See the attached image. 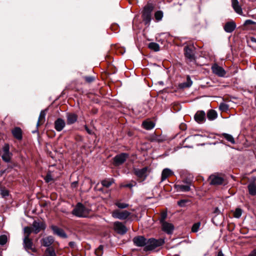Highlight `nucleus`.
<instances>
[{"mask_svg": "<svg viewBox=\"0 0 256 256\" xmlns=\"http://www.w3.org/2000/svg\"><path fill=\"white\" fill-rule=\"evenodd\" d=\"M248 256H256V248L252 250Z\"/></svg>", "mask_w": 256, "mask_h": 256, "instance_id": "52", "label": "nucleus"}, {"mask_svg": "<svg viewBox=\"0 0 256 256\" xmlns=\"http://www.w3.org/2000/svg\"><path fill=\"white\" fill-rule=\"evenodd\" d=\"M217 256H224L222 250L219 252Z\"/></svg>", "mask_w": 256, "mask_h": 256, "instance_id": "60", "label": "nucleus"}, {"mask_svg": "<svg viewBox=\"0 0 256 256\" xmlns=\"http://www.w3.org/2000/svg\"><path fill=\"white\" fill-rule=\"evenodd\" d=\"M167 216V214L166 212H162L161 214L160 218V224L164 223L166 222L165 219L166 218Z\"/></svg>", "mask_w": 256, "mask_h": 256, "instance_id": "45", "label": "nucleus"}, {"mask_svg": "<svg viewBox=\"0 0 256 256\" xmlns=\"http://www.w3.org/2000/svg\"><path fill=\"white\" fill-rule=\"evenodd\" d=\"M42 245L47 247H51L50 246L54 242V240L52 236H48L46 238H43L42 240Z\"/></svg>", "mask_w": 256, "mask_h": 256, "instance_id": "21", "label": "nucleus"}, {"mask_svg": "<svg viewBox=\"0 0 256 256\" xmlns=\"http://www.w3.org/2000/svg\"><path fill=\"white\" fill-rule=\"evenodd\" d=\"M12 132L14 136L18 140L22 139V129H12Z\"/></svg>", "mask_w": 256, "mask_h": 256, "instance_id": "26", "label": "nucleus"}, {"mask_svg": "<svg viewBox=\"0 0 256 256\" xmlns=\"http://www.w3.org/2000/svg\"><path fill=\"white\" fill-rule=\"evenodd\" d=\"M36 132H37V130H33V131L32 132V133H34H34H36Z\"/></svg>", "mask_w": 256, "mask_h": 256, "instance_id": "63", "label": "nucleus"}, {"mask_svg": "<svg viewBox=\"0 0 256 256\" xmlns=\"http://www.w3.org/2000/svg\"><path fill=\"white\" fill-rule=\"evenodd\" d=\"M208 181L210 185L216 186L222 184L224 182L222 174L214 173L210 175Z\"/></svg>", "mask_w": 256, "mask_h": 256, "instance_id": "3", "label": "nucleus"}, {"mask_svg": "<svg viewBox=\"0 0 256 256\" xmlns=\"http://www.w3.org/2000/svg\"><path fill=\"white\" fill-rule=\"evenodd\" d=\"M173 174V172L169 168H166L162 172L161 181L163 182Z\"/></svg>", "mask_w": 256, "mask_h": 256, "instance_id": "24", "label": "nucleus"}, {"mask_svg": "<svg viewBox=\"0 0 256 256\" xmlns=\"http://www.w3.org/2000/svg\"><path fill=\"white\" fill-rule=\"evenodd\" d=\"M78 186V182L77 181L74 182L71 184V187L72 188H76Z\"/></svg>", "mask_w": 256, "mask_h": 256, "instance_id": "50", "label": "nucleus"}, {"mask_svg": "<svg viewBox=\"0 0 256 256\" xmlns=\"http://www.w3.org/2000/svg\"><path fill=\"white\" fill-rule=\"evenodd\" d=\"M233 216L236 218H240L242 214V210L240 208H237L234 211H232Z\"/></svg>", "mask_w": 256, "mask_h": 256, "instance_id": "31", "label": "nucleus"}, {"mask_svg": "<svg viewBox=\"0 0 256 256\" xmlns=\"http://www.w3.org/2000/svg\"><path fill=\"white\" fill-rule=\"evenodd\" d=\"M84 78L88 83H91L95 80V78L92 76H86Z\"/></svg>", "mask_w": 256, "mask_h": 256, "instance_id": "43", "label": "nucleus"}, {"mask_svg": "<svg viewBox=\"0 0 256 256\" xmlns=\"http://www.w3.org/2000/svg\"><path fill=\"white\" fill-rule=\"evenodd\" d=\"M44 256H56L54 248L53 247L46 248L44 252Z\"/></svg>", "mask_w": 256, "mask_h": 256, "instance_id": "29", "label": "nucleus"}, {"mask_svg": "<svg viewBox=\"0 0 256 256\" xmlns=\"http://www.w3.org/2000/svg\"><path fill=\"white\" fill-rule=\"evenodd\" d=\"M224 106H225V112H226V110H228V109L229 104H228L225 102Z\"/></svg>", "mask_w": 256, "mask_h": 256, "instance_id": "59", "label": "nucleus"}, {"mask_svg": "<svg viewBox=\"0 0 256 256\" xmlns=\"http://www.w3.org/2000/svg\"><path fill=\"white\" fill-rule=\"evenodd\" d=\"M8 240V238L6 235H1L0 236V244L3 246L5 244Z\"/></svg>", "mask_w": 256, "mask_h": 256, "instance_id": "41", "label": "nucleus"}, {"mask_svg": "<svg viewBox=\"0 0 256 256\" xmlns=\"http://www.w3.org/2000/svg\"><path fill=\"white\" fill-rule=\"evenodd\" d=\"M115 205L116 206H118V208H121V209L127 208L129 206L128 204L124 203V202H121L119 200H118V201L116 202Z\"/></svg>", "mask_w": 256, "mask_h": 256, "instance_id": "33", "label": "nucleus"}, {"mask_svg": "<svg viewBox=\"0 0 256 256\" xmlns=\"http://www.w3.org/2000/svg\"><path fill=\"white\" fill-rule=\"evenodd\" d=\"M176 188L180 192H188L190 189L188 185H177Z\"/></svg>", "mask_w": 256, "mask_h": 256, "instance_id": "30", "label": "nucleus"}, {"mask_svg": "<svg viewBox=\"0 0 256 256\" xmlns=\"http://www.w3.org/2000/svg\"><path fill=\"white\" fill-rule=\"evenodd\" d=\"M234 226H233V225H232H232H230V224H228V230L229 231H232V230H234Z\"/></svg>", "mask_w": 256, "mask_h": 256, "instance_id": "55", "label": "nucleus"}, {"mask_svg": "<svg viewBox=\"0 0 256 256\" xmlns=\"http://www.w3.org/2000/svg\"><path fill=\"white\" fill-rule=\"evenodd\" d=\"M154 6L151 4H148L144 8L142 17L146 24H148L151 20V14Z\"/></svg>", "mask_w": 256, "mask_h": 256, "instance_id": "4", "label": "nucleus"}, {"mask_svg": "<svg viewBox=\"0 0 256 256\" xmlns=\"http://www.w3.org/2000/svg\"><path fill=\"white\" fill-rule=\"evenodd\" d=\"M86 130L87 132L90 134L94 133L93 130L94 129H86Z\"/></svg>", "mask_w": 256, "mask_h": 256, "instance_id": "54", "label": "nucleus"}, {"mask_svg": "<svg viewBox=\"0 0 256 256\" xmlns=\"http://www.w3.org/2000/svg\"><path fill=\"white\" fill-rule=\"evenodd\" d=\"M114 229L120 235L124 234L128 231L126 227L122 222L118 221L114 222Z\"/></svg>", "mask_w": 256, "mask_h": 256, "instance_id": "8", "label": "nucleus"}, {"mask_svg": "<svg viewBox=\"0 0 256 256\" xmlns=\"http://www.w3.org/2000/svg\"><path fill=\"white\" fill-rule=\"evenodd\" d=\"M32 226L33 228V232L34 234L38 233L42 230L45 228V226L43 222H38L34 220L32 224Z\"/></svg>", "mask_w": 256, "mask_h": 256, "instance_id": "14", "label": "nucleus"}, {"mask_svg": "<svg viewBox=\"0 0 256 256\" xmlns=\"http://www.w3.org/2000/svg\"><path fill=\"white\" fill-rule=\"evenodd\" d=\"M206 117L209 120H214L218 117L217 112L214 110H209L207 112Z\"/></svg>", "mask_w": 256, "mask_h": 256, "instance_id": "23", "label": "nucleus"}, {"mask_svg": "<svg viewBox=\"0 0 256 256\" xmlns=\"http://www.w3.org/2000/svg\"><path fill=\"white\" fill-rule=\"evenodd\" d=\"M142 126L144 128H154L156 126L154 121L148 119L144 121Z\"/></svg>", "mask_w": 256, "mask_h": 256, "instance_id": "25", "label": "nucleus"}, {"mask_svg": "<svg viewBox=\"0 0 256 256\" xmlns=\"http://www.w3.org/2000/svg\"><path fill=\"white\" fill-rule=\"evenodd\" d=\"M236 28V24L233 20H230L225 22V32L232 33Z\"/></svg>", "mask_w": 256, "mask_h": 256, "instance_id": "12", "label": "nucleus"}, {"mask_svg": "<svg viewBox=\"0 0 256 256\" xmlns=\"http://www.w3.org/2000/svg\"><path fill=\"white\" fill-rule=\"evenodd\" d=\"M214 213H215V214H219L220 213V210L218 208H215Z\"/></svg>", "mask_w": 256, "mask_h": 256, "instance_id": "57", "label": "nucleus"}, {"mask_svg": "<svg viewBox=\"0 0 256 256\" xmlns=\"http://www.w3.org/2000/svg\"><path fill=\"white\" fill-rule=\"evenodd\" d=\"M200 226V222H198L194 224L192 228V232H196L198 231Z\"/></svg>", "mask_w": 256, "mask_h": 256, "instance_id": "39", "label": "nucleus"}, {"mask_svg": "<svg viewBox=\"0 0 256 256\" xmlns=\"http://www.w3.org/2000/svg\"><path fill=\"white\" fill-rule=\"evenodd\" d=\"M5 170L4 171H1L0 172V174H4V172Z\"/></svg>", "mask_w": 256, "mask_h": 256, "instance_id": "64", "label": "nucleus"}, {"mask_svg": "<svg viewBox=\"0 0 256 256\" xmlns=\"http://www.w3.org/2000/svg\"><path fill=\"white\" fill-rule=\"evenodd\" d=\"M129 155L126 153H121L116 155L114 158V164L116 166H118L124 164L126 159L128 158Z\"/></svg>", "mask_w": 256, "mask_h": 256, "instance_id": "7", "label": "nucleus"}, {"mask_svg": "<svg viewBox=\"0 0 256 256\" xmlns=\"http://www.w3.org/2000/svg\"><path fill=\"white\" fill-rule=\"evenodd\" d=\"M52 177L50 173H48L46 176L44 178V180L46 182H49L51 180H52Z\"/></svg>", "mask_w": 256, "mask_h": 256, "instance_id": "47", "label": "nucleus"}, {"mask_svg": "<svg viewBox=\"0 0 256 256\" xmlns=\"http://www.w3.org/2000/svg\"><path fill=\"white\" fill-rule=\"evenodd\" d=\"M164 242L163 239L156 240L154 238H150L147 240L146 246L144 248L145 251L152 250L157 247L162 246Z\"/></svg>", "mask_w": 256, "mask_h": 256, "instance_id": "2", "label": "nucleus"}, {"mask_svg": "<svg viewBox=\"0 0 256 256\" xmlns=\"http://www.w3.org/2000/svg\"><path fill=\"white\" fill-rule=\"evenodd\" d=\"M136 184V182H132V183H129L126 184L122 185V187L124 188H132Z\"/></svg>", "mask_w": 256, "mask_h": 256, "instance_id": "48", "label": "nucleus"}, {"mask_svg": "<svg viewBox=\"0 0 256 256\" xmlns=\"http://www.w3.org/2000/svg\"><path fill=\"white\" fill-rule=\"evenodd\" d=\"M154 16L158 21L160 20L163 17V12L160 10H158L155 12Z\"/></svg>", "mask_w": 256, "mask_h": 256, "instance_id": "38", "label": "nucleus"}, {"mask_svg": "<svg viewBox=\"0 0 256 256\" xmlns=\"http://www.w3.org/2000/svg\"><path fill=\"white\" fill-rule=\"evenodd\" d=\"M185 126L184 124H181V125H180V128H184V126Z\"/></svg>", "mask_w": 256, "mask_h": 256, "instance_id": "62", "label": "nucleus"}, {"mask_svg": "<svg viewBox=\"0 0 256 256\" xmlns=\"http://www.w3.org/2000/svg\"><path fill=\"white\" fill-rule=\"evenodd\" d=\"M132 241L136 246L142 247L146 246L147 240L142 236H138L134 237Z\"/></svg>", "mask_w": 256, "mask_h": 256, "instance_id": "11", "label": "nucleus"}, {"mask_svg": "<svg viewBox=\"0 0 256 256\" xmlns=\"http://www.w3.org/2000/svg\"><path fill=\"white\" fill-rule=\"evenodd\" d=\"M10 153L4 154L2 155V158L4 161L8 162H10Z\"/></svg>", "mask_w": 256, "mask_h": 256, "instance_id": "37", "label": "nucleus"}, {"mask_svg": "<svg viewBox=\"0 0 256 256\" xmlns=\"http://www.w3.org/2000/svg\"><path fill=\"white\" fill-rule=\"evenodd\" d=\"M250 40L252 42H256V38L254 37H251Z\"/></svg>", "mask_w": 256, "mask_h": 256, "instance_id": "58", "label": "nucleus"}, {"mask_svg": "<svg viewBox=\"0 0 256 256\" xmlns=\"http://www.w3.org/2000/svg\"><path fill=\"white\" fill-rule=\"evenodd\" d=\"M161 224L162 226V230L164 232L168 234H170L172 232L174 229V226L172 224L166 222Z\"/></svg>", "mask_w": 256, "mask_h": 256, "instance_id": "17", "label": "nucleus"}, {"mask_svg": "<svg viewBox=\"0 0 256 256\" xmlns=\"http://www.w3.org/2000/svg\"><path fill=\"white\" fill-rule=\"evenodd\" d=\"M212 72L219 76L222 77L224 76V70L222 66H219L218 64H214L212 66Z\"/></svg>", "mask_w": 256, "mask_h": 256, "instance_id": "15", "label": "nucleus"}, {"mask_svg": "<svg viewBox=\"0 0 256 256\" xmlns=\"http://www.w3.org/2000/svg\"><path fill=\"white\" fill-rule=\"evenodd\" d=\"M68 244L71 248H74L76 245V243L74 242H70Z\"/></svg>", "mask_w": 256, "mask_h": 256, "instance_id": "56", "label": "nucleus"}, {"mask_svg": "<svg viewBox=\"0 0 256 256\" xmlns=\"http://www.w3.org/2000/svg\"><path fill=\"white\" fill-rule=\"evenodd\" d=\"M113 182H114V180H103L101 183H102V184L104 186L106 187V188H108L112 184Z\"/></svg>", "mask_w": 256, "mask_h": 256, "instance_id": "35", "label": "nucleus"}, {"mask_svg": "<svg viewBox=\"0 0 256 256\" xmlns=\"http://www.w3.org/2000/svg\"><path fill=\"white\" fill-rule=\"evenodd\" d=\"M249 194L252 196L256 195V184L254 182L250 183L248 186Z\"/></svg>", "mask_w": 256, "mask_h": 256, "instance_id": "28", "label": "nucleus"}, {"mask_svg": "<svg viewBox=\"0 0 256 256\" xmlns=\"http://www.w3.org/2000/svg\"><path fill=\"white\" fill-rule=\"evenodd\" d=\"M48 110V108H46L44 110H42L40 112L38 117V121L36 124L37 127L40 126L42 124H43L44 122L46 120V114Z\"/></svg>", "mask_w": 256, "mask_h": 256, "instance_id": "18", "label": "nucleus"}, {"mask_svg": "<svg viewBox=\"0 0 256 256\" xmlns=\"http://www.w3.org/2000/svg\"><path fill=\"white\" fill-rule=\"evenodd\" d=\"M228 192L230 195H233L235 193L234 192H230V189H229L228 190Z\"/></svg>", "mask_w": 256, "mask_h": 256, "instance_id": "61", "label": "nucleus"}, {"mask_svg": "<svg viewBox=\"0 0 256 256\" xmlns=\"http://www.w3.org/2000/svg\"><path fill=\"white\" fill-rule=\"evenodd\" d=\"M90 210L83 204L78 202L72 212V214L78 218H86L88 216Z\"/></svg>", "mask_w": 256, "mask_h": 256, "instance_id": "1", "label": "nucleus"}, {"mask_svg": "<svg viewBox=\"0 0 256 256\" xmlns=\"http://www.w3.org/2000/svg\"><path fill=\"white\" fill-rule=\"evenodd\" d=\"M225 140L230 142L232 144H234L236 143L234 138L233 136L229 134L225 133Z\"/></svg>", "mask_w": 256, "mask_h": 256, "instance_id": "36", "label": "nucleus"}, {"mask_svg": "<svg viewBox=\"0 0 256 256\" xmlns=\"http://www.w3.org/2000/svg\"><path fill=\"white\" fill-rule=\"evenodd\" d=\"M184 56L190 62L195 60L194 48L192 46H186L184 48Z\"/></svg>", "mask_w": 256, "mask_h": 256, "instance_id": "9", "label": "nucleus"}, {"mask_svg": "<svg viewBox=\"0 0 256 256\" xmlns=\"http://www.w3.org/2000/svg\"><path fill=\"white\" fill-rule=\"evenodd\" d=\"M23 246L24 249L27 251L30 250L32 252H36V248L32 247L33 242L32 240L30 238H28V236L24 238Z\"/></svg>", "mask_w": 256, "mask_h": 256, "instance_id": "10", "label": "nucleus"}, {"mask_svg": "<svg viewBox=\"0 0 256 256\" xmlns=\"http://www.w3.org/2000/svg\"><path fill=\"white\" fill-rule=\"evenodd\" d=\"M65 126V121L61 118H58L54 122L55 128H64Z\"/></svg>", "mask_w": 256, "mask_h": 256, "instance_id": "27", "label": "nucleus"}, {"mask_svg": "<svg viewBox=\"0 0 256 256\" xmlns=\"http://www.w3.org/2000/svg\"><path fill=\"white\" fill-rule=\"evenodd\" d=\"M95 254L97 256H102L103 254V246H100L95 250Z\"/></svg>", "mask_w": 256, "mask_h": 256, "instance_id": "40", "label": "nucleus"}, {"mask_svg": "<svg viewBox=\"0 0 256 256\" xmlns=\"http://www.w3.org/2000/svg\"><path fill=\"white\" fill-rule=\"evenodd\" d=\"M52 229L54 231V232L55 234L58 236H59L62 238H67L66 234V232H64V230L60 228H58V226H52Z\"/></svg>", "mask_w": 256, "mask_h": 256, "instance_id": "20", "label": "nucleus"}, {"mask_svg": "<svg viewBox=\"0 0 256 256\" xmlns=\"http://www.w3.org/2000/svg\"><path fill=\"white\" fill-rule=\"evenodd\" d=\"M195 120L199 124H202L206 121V113L204 110L198 111L194 115Z\"/></svg>", "mask_w": 256, "mask_h": 256, "instance_id": "13", "label": "nucleus"}, {"mask_svg": "<svg viewBox=\"0 0 256 256\" xmlns=\"http://www.w3.org/2000/svg\"><path fill=\"white\" fill-rule=\"evenodd\" d=\"M148 48L154 50V52H158L160 50V46L156 42H150L148 44Z\"/></svg>", "mask_w": 256, "mask_h": 256, "instance_id": "32", "label": "nucleus"}, {"mask_svg": "<svg viewBox=\"0 0 256 256\" xmlns=\"http://www.w3.org/2000/svg\"><path fill=\"white\" fill-rule=\"evenodd\" d=\"M220 110L222 112L224 111V103L221 102L219 106Z\"/></svg>", "mask_w": 256, "mask_h": 256, "instance_id": "53", "label": "nucleus"}, {"mask_svg": "<svg viewBox=\"0 0 256 256\" xmlns=\"http://www.w3.org/2000/svg\"><path fill=\"white\" fill-rule=\"evenodd\" d=\"M133 172L134 174L139 178L144 180L147 178L148 174V168L146 166L140 169L134 168Z\"/></svg>", "mask_w": 256, "mask_h": 256, "instance_id": "5", "label": "nucleus"}, {"mask_svg": "<svg viewBox=\"0 0 256 256\" xmlns=\"http://www.w3.org/2000/svg\"><path fill=\"white\" fill-rule=\"evenodd\" d=\"M2 150L4 154L10 153V146L8 144H5L2 148Z\"/></svg>", "mask_w": 256, "mask_h": 256, "instance_id": "44", "label": "nucleus"}, {"mask_svg": "<svg viewBox=\"0 0 256 256\" xmlns=\"http://www.w3.org/2000/svg\"><path fill=\"white\" fill-rule=\"evenodd\" d=\"M33 231L32 230V228L30 226H26L24 228V237H27L29 238L30 235L32 233V232Z\"/></svg>", "mask_w": 256, "mask_h": 256, "instance_id": "34", "label": "nucleus"}, {"mask_svg": "<svg viewBox=\"0 0 256 256\" xmlns=\"http://www.w3.org/2000/svg\"><path fill=\"white\" fill-rule=\"evenodd\" d=\"M224 221L222 214L216 215L212 219V222L216 226L221 225Z\"/></svg>", "mask_w": 256, "mask_h": 256, "instance_id": "22", "label": "nucleus"}, {"mask_svg": "<svg viewBox=\"0 0 256 256\" xmlns=\"http://www.w3.org/2000/svg\"><path fill=\"white\" fill-rule=\"evenodd\" d=\"M256 24V22H254L251 20H247L244 22V25L247 26V25H250V24Z\"/></svg>", "mask_w": 256, "mask_h": 256, "instance_id": "49", "label": "nucleus"}, {"mask_svg": "<svg viewBox=\"0 0 256 256\" xmlns=\"http://www.w3.org/2000/svg\"><path fill=\"white\" fill-rule=\"evenodd\" d=\"M232 6L234 8V10L238 14L242 15V10L239 4V2L238 0H231Z\"/></svg>", "mask_w": 256, "mask_h": 256, "instance_id": "19", "label": "nucleus"}, {"mask_svg": "<svg viewBox=\"0 0 256 256\" xmlns=\"http://www.w3.org/2000/svg\"><path fill=\"white\" fill-rule=\"evenodd\" d=\"M186 201L184 200H181L178 202V204L180 206H184L185 204Z\"/></svg>", "mask_w": 256, "mask_h": 256, "instance_id": "51", "label": "nucleus"}, {"mask_svg": "<svg viewBox=\"0 0 256 256\" xmlns=\"http://www.w3.org/2000/svg\"><path fill=\"white\" fill-rule=\"evenodd\" d=\"M192 84V82L190 79V78L189 76H188L186 77V82L184 83V84L186 87H190Z\"/></svg>", "mask_w": 256, "mask_h": 256, "instance_id": "42", "label": "nucleus"}, {"mask_svg": "<svg viewBox=\"0 0 256 256\" xmlns=\"http://www.w3.org/2000/svg\"><path fill=\"white\" fill-rule=\"evenodd\" d=\"M0 191L1 194L3 197H5L8 195V192L6 190L2 189V188L0 187Z\"/></svg>", "mask_w": 256, "mask_h": 256, "instance_id": "46", "label": "nucleus"}, {"mask_svg": "<svg viewBox=\"0 0 256 256\" xmlns=\"http://www.w3.org/2000/svg\"><path fill=\"white\" fill-rule=\"evenodd\" d=\"M130 214V213L127 210L120 211L119 210H115L112 213L113 218L122 220H126Z\"/></svg>", "mask_w": 256, "mask_h": 256, "instance_id": "6", "label": "nucleus"}, {"mask_svg": "<svg viewBox=\"0 0 256 256\" xmlns=\"http://www.w3.org/2000/svg\"><path fill=\"white\" fill-rule=\"evenodd\" d=\"M66 124L68 125L74 124L77 121L78 116L74 113L68 112L66 114Z\"/></svg>", "mask_w": 256, "mask_h": 256, "instance_id": "16", "label": "nucleus"}]
</instances>
